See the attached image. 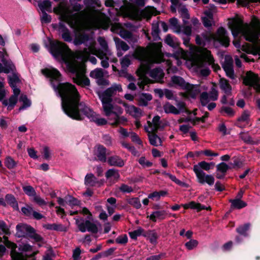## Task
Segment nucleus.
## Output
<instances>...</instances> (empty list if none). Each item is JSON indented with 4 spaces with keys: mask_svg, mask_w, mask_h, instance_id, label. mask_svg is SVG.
Returning <instances> with one entry per match:
<instances>
[{
    "mask_svg": "<svg viewBox=\"0 0 260 260\" xmlns=\"http://www.w3.org/2000/svg\"><path fill=\"white\" fill-rule=\"evenodd\" d=\"M169 22L170 25L172 26H173L174 28L176 29L175 30H174L175 32L177 33H180L181 32V27L178 24V20L176 18L173 17L170 18L169 20Z\"/></svg>",
    "mask_w": 260,
    "mask_h": 260,
    "instance_id": "obj_46",
    "label": "nucleus"
},
{
    "mask_svg": "<svg viewBox=\"0 0 260 260\" xmlns=\"http://www.w3.org/2000/svg\"><path fill=\"white\" fill-rule=\"evenodd\" d=\"M120 64L122 68H126L130 65L131 60L127 57L125 56L122 58Z\"/></svg>",
    "mask_w": 260,
    "mask_h": 260,
    "instance_id": "obj_63",
    "label": "nucleus"
},
{
    "mask_svg": "<svg viewBox=\"0 0 260 260\" xmlns=\"http://www.w3.org/2000/svg\"><path fill=\"white\" fill-rule=\"evenodd\" d=\"M217 41L222 46L228 47L230 45V38L228 32L223 27H220L217 31Z\"/></svg>",
    "mask_w": 260,
    "mask_h": 260,
    "instance_id": "obj_9",
    "label": "nucleus"
},
{
    "mask_svg": "<svg viewBox=\"0 0 260 260\" xmlns=\"http://www.w3.org/2000/svg\"><path fill=\"white\" fill-rule=\"evenodd\" d=\"M229 165L231 169L238 170L243 167V163L239 157L234 156L232 158Z\"/></svg>",
    "mask_w": 260,
    "mask_h": 260,
    "instance_id": "obj_25",
    "label": "nucleus"
},
{
    "mask_svg": "<svg viewBox=\"0 0 260 260\" xmlns=\"http://www.w3.org/2000/svg\"><path fill=\"white\" fill-rule=\"evenodd\" d=\"M218 91L214 88L212 87L209 94L210 100L212 101L217 100L218 98Z\"/></svg>",
    "mask_w": 260,
    "mask_h": 260,
    "instance_id": "obj_64",
    "label": "nucleus"
},
{
    "mask_svg": "<svg viewBox=\"0 0 260 260\" xmlns=\"http://www.w3.org/2000/svg\"><path fill=\"white\" fill-rule=\"evenodd\" d=\"M42 16L41 19L42 23H49L51 21V17L46 12H42Z\"/></svg>",
    "mask_w": 260,
    "mask_h": 260,
    "instance_id": "obj_56",
    "label": "nucleus"
},
{
    "mask_svg": "<svg viewBox=\"0 0 260 260\" xmlns=\"http://www.w3.org/2000/svg\"><path fill=\"white\" fill-rule=\"evenodd\" d=\"M114 40L122 50L125 51L129 49L128 45L124 41L120 40L119 38H115Z\"/></svg>",
    "mask_w": 260,
    "mask_h": 260,
    "instance_id": "obj_50",
    "label": "nucleus"
},
{
    "mask_svg": "<svg viewBox=\"0 0 260 260\" xmlns=\"http://www.w3.org/2000/svg\"><path fill=\"white\" fill-rule=\"evenodd\" d=\"M5 165L8 169H14L16 166V162L11 156H8L5 160Z\"/></svg>",
    "mask_w": 260,
    "mask_h": 260,
    "instance_id": "obj_39",
    "label": "nucleus"
},
{
    "mask_svg": "<svg viewBox=\"0 0 260 260\" xmlns=\"http://www.w3.org/2000/svg\"><path fill=\"white\" fill-rule=\"evenodd\" d=\"M22 189L24 193L29 197H34L37 194L35 189L30 185L23 186Z\"/></svg>",
    "mask_w": 260,
    "mask_h": 260,
    "instance_id": "obj_40",
    "label": "nucleus"
},
{
    "mask_svg": "<svg viewBox=\"0 0 260 260\" xmlns=\"http://www.w3.org/2000/svg\"><path fill=\"white\" fill-rule=\"evenodd\" d=\"M202 170L208 171L210 170L209 162L202 161L195 165L193 168V171L196 174L198 182L202 184L207 183L211 186L214 183V178L211 175L206 174Z\"/></svg>",
    "mask_w": 260,
    "mask_h": 260,
    "instance_id": "obj_3",
    "label": "nucleus"
},
{
    "mask_svg": "<svg viewBox=\"0 0 260 260\" xmlns=\"http://www.w3.org/2000/svg\"><path fill=\"white\" fill-rule=\"evenodd\" d=\"M10 255L12 260H26L22 253H19L16 251L11 252Z\"/></svg>",
    "mask_w": 260,
    "mask_h": 260,
    "instance_id": "obj_51",
    "label": "nucleus"
},
{
    "mask_svg": "<svg viewBox=\"0 0 260 260\" xmlns=\"http://www.w3.org/2000/svg\"><path fill=\"white\" fill-rule=\"evenodd\" d=\"M69 71L71 73L74 74V76L72 78L74 83L82 87L90 85V80L85 75V70H80L76 67L71 66L69 67Z\"/></svg>",
    "mask_w": 260,
    "mask_h": 260,
    "instance_id": "obj_5",
    "label": "nucleus"
},
{
    "mask_svg": "<svg viewBox=\"0 0 260 260\" xmlns=\"http://www.w3.org/2000/svg\"><path fill=\"white\" fill-rule=\"evenodd\" d=\"M16 230L18 237H25L34 240L35 242H44V238L37 234L35 229L31 225L19 223L16 225Z\"/></svg>",
    "mask_w": 260,
    "mask_h": 260,
    "instance_id": "obj_4",
    "label": "nucleus"
},
{
    "mask_svg": "<svg viewBox=\"0 0 260 260\" xmlns=\"http://www.w3.org/2000/svg\"><path fill=\"white\" fill-rule=\"evenodd\" d=\"M43 75L50 79V83L54 91L61 99V107L64 113L71 118L81 121L87 117L98 125H106L107 121L98 118V115L85 103L80 102V95L76 86L71 83H61L62 76L55 68H45L41 70Z\"/></svg>",
    "mask_w": 260,
    "mask_h": 260,
    "instance_id": "obj_1",
    "label": "nucleus"
},
{
    "mask_svg": "<svg viewBox=\"0 0 260 260\" xmlns=\"http://www.w3.org/2000/svg\"><path fill=\"white\" fill-rule=\"evenodd\" d=\"M130 136L131 140L133 142L136 143L139 145H142V140L140 139V138L139 137V136L136 133H130Z\"/></svg>",
    "mask_w": 260,
    "mask_h": 260,
    "instance_id": "obj_58",
    "label": "nucleus"
},
{
    "mask_svg": "<svg viewBox=\"0 0 260 260\" xmlns=\"http://www.w3.org/2000/svg\"><path fill=\"white\" fill-rule=\"evenodd\" d=\"M222 67L225 72L226 76L231 79L235 78L232 60L225 61Z\"/></svg>",
    "mask_w": 260,
    "mask_h": 260,
    "instance_id": "obj_14",
    "label": "nucleus"
},
{
    "mask_svg": "<svg viewBox=\"0 0 260 260\" xmlns=\"http://www.w3.org/2000/svg\"><path fill=\"white\" fill-rule=\"evenodd\" d=\"M119 190L123 193H130L133 191V189L131 186L127 184L122 183L119 188Z\"/></svg>",
    "mask_w": 260,
    "mask_h": 260,
    "instance_id": "obj_55",
    "label": "nucleus"
},
{
    "mask_svg": "<svg viewBox=\"0 0 260 260\" xmlns=\"http://www.w3.org/2000/svg\"><path fill=\"white\" fill-rule=\"evenodd\" d=\"M145 130L148 133V136L150 144L152 146H157L158 144L156 142V140H157V138H159V136H158L156 134V132H155L153 134H150V132L148 131L146 128H145Z\"/></svg>",
    "mask_w": 260,
    "mask_h": 260,
    "instance_id": "obj_36",
    "label": "nucleus"
},
{
    "mask_svg": "<svg viewBox=\"0 0 260 260\" xmlns=\"http://www.w3.org/2000/svg\"><path fill=\"white\" fill-rule=\"evenodd\" d=\"M258 80V74L249 71L247 72L246 76L243 77V83L245 86H249V89L254 87Z\"/></svg>",
    "mask_w": 260,
    "mask_h": 260,
    "instance_id": "obj_8",
    "label": "nucleus"
},
{
    "mask_svg": "<svg viewBox=\"0 0 260 260\" xmlns=\"http://www.w3.org/2000/svg\"><path fill=\"white\" fill-rule=\"evenodd\" d=\"M58 31L59 32V34L61 37V39L64 42L70 43L72 41L73 38L71 32L64 23L62 22L59 23Z\"/></svg>",
    "mask_w": 260,
    "mask_h": 260,
    "instance_id": "obj_12",
    "label": "nucleus"
},
{
    "mask_svg": "<svg viewBox=\"0 0 260 260\" xmlns=\"http://www.w3.org/2000/svg\"><path fill=\"white\" fill-rule=\"evenodd\" d=\"M217 171L222 174H226L229 170H231L230 167L224 162H221L216 166Z\"/></svg>",
    "mask_w": 260,
    "mask_h": 260,
    "instance_id": "obj_42",
    "label": "nucleus"
},
{
    "mask_svg": "<svg viewBox=\"0 0 260 260\" xmlns=\"http://www.w3.org/2000/svg\"><path fill=\"white\" fill-rule=\"evenodd\" d=\"M89 76L91 78L99 79L101 77H104V73L102 69L97 68L92 71L89 74Z\"/></svg>",
    "mask_w": 260,
    "mask_h": 260,
    "instance_id": "obj_44",
    "label": "nucleus"
},
{
    "mask_svg": "<svg viewBox=\"0 0 260 260\" xmlns=\"http://www.w3.org/2000/svg\"><path fill=\"white\" fill-rule=\"evenodd\" d=\"M33 201L40 206H45L47 204L46 202L43 199L37 194L34 197Z\"/></svg>",
    "mask_w": 260,
    "mask_h": 260,
    "instance_id": "obj_59",
    "label": "nucleus"
},
{
    "mask_svg": "<svg viewBox=\"0 0 260 260\" xmlns=\"http://www.w3.org/2000/svg\"><path fill=\"white\" fill-rule=\"evenodd\" d=\"M19 101L23 103L22 106H21L19 109L20 111L29 107L31 105V102L28 99L26 95L22 94L20 97Z\"/></svg>",
    "mask_w": 260,
    "mask_h": 260,
    "instance_id": "obj_35",
    "label": "nucleus"
},
{
    "mask_svg": "<svg viewBox=\"0 0 260 260\" xmlns=\"http://www.w3.org/2000/svg\"><path fill=\"white\" fill-rule=\"evenodd\" d=\"M128 203L137 209H140L141 207V204L138 198H132L129 199Z\"/></svg>",
    "mask_w": 260,
    "mask_h": 260,
    "instance_id": "obj_49",
    "label": "nucleus"
},
{
    "mask_svg": "<svg viewBox=\"0 0 260 260\" xmlns=\"http://www.w3.org/2000/svg\"><path fill=\"white\" fill-rule=\"evenodd\" d=\"M178 11L182 18L183 24L185 25L188 24V20L190 18V16L186 7L185 6L180 7L178 9Z\"/></svg>",
    "mask_w": 260,
    "mask_h": 260,
    "instance_id": "obj_24",
    "label": "nucleus"
},
{
    "mask_svg": "<svg viewBox=\"0 0 260 260\" xmlns=\"http://www.w3.org/2000/svg\"><path fill=\"white\" fill-rule=\"evenodd\" d=\"M219 85L220 88L227 95H232V86L229 83V81L225 78H222L219 79Z\"/></svg>",
    "mask_w": 260,
    "mask_h": 260,
    "instance_id": "obj_17",
    "label": "nucleus"
},
{
    "mask_svg": "<svg viewBox=\"0 0 260 260\" xmlns=\"http://www.w3.org/2000/svg\"><path fill=\"white\" fill-rule=\"evenodd\" d=\"M38 7L41 12L50 11L51 2L49 0H44L42 2L38 3Z\"/></svg>",
    "mask_w": 260,
    "mask_h": 260,
    "instance_id": "obj_34",
    "label": "nucleus"
},
{
    "mask_svg": "<svg viewBox=\"0 0 260 260\" xmlns=\"http://www.w3.org/2000/svg\"><path fill=\"white\" fill-rule=\"evenodd\" d=\"M4 244L7 248L11 249V252H13L16 251V249L17 246L16 244L15 243L12 242L9 240H7L6 242H4Z\"/></svg>",
    "mask_w": 260,
    "mask_h": 260,
    "instance_id": "obj_61",
    "label": "nucleus"
},
{
    "mask_svg": "<svg viewBox=\"0 0 260 260\" xmlns=\"http://www.w3.org/2000/svg\"><path fill=\"white\" fill-rule=\"evenodd\" d=\"M6 203L11 206L14 210H19L18 204L14 195L8 193L5 196Z\"/></svg>",
    "mask_w": 260,
    "mask_h": 260,
    "instance_id": "obj_23",
    "label": "nucleus"
},
{
    "mask_svg": "<svg viewBox=\"0 0 260 260\" xmlns=\"http://www.w3.org/2000/svg\"><path fill=\"white\" fill-rule=\"evenodd\" d=\"M108 164L111 166L122 167L124 162L119 156L114 155L109 157L107 160Z\"/></svg>",
    "mask_w": 260,
    "mask_h": 260,
    "instance_id": "obj_19",
    "label": "nucleus"
},
{
    "mask_svg": "<svg viewBox=\"0 0 260 260\" xmlns=\"http://www.w3.org/2000/svg\"><path fill=\"white\" fill-rule=\"evenodd\" d=\"M167 213L165 210H157L153 212L150 215H147V218L150 220L155 222L157 219L162 220L166 218Z\"/></svg>",
    "mask_w": 260,
    "mask_h": 260,
    "instance_id": "obj_15",
    "label": "nucleus"
},
{
    "mask_svg": "<svg viewBox=\"0 0 260 260\" xmlns=\"http://www.w3.org/2000/svg\"><path fill=\"white\" fill-rule=\"evenodd\" d=\"M251 224L249 222L240 225L236 229V232L244 237L248 236V231L250 230Z\"/></svg>",
    "mask_w": 260,
    "mask_h": 260,
    "instance_id": "obj_20",
    "label": "nucleus"
},
{
    "mask_svg": "<svg viewBox=\"0 0 260 260\" xmlns=\"http://www.w3.org/2000/svg\"><path fill=\"white\" fill-rule=\"evenodd\" d=\"M250 114L248 110L244 111L241 115L238 118L235 125L238 127L244 128L245 126L242 124V122H246L248 124L250 120Z\"/></svg>",
    "mask_w": 260,
    "mask_h": 260,
    "instance_id": "obj_16",
    "label": "nucleus"
},
{
    "mask_svg": "<svg viewBox=\"0 0 260 260\" xmlns=\"http://www.w3.org/2000/svg\"><path fill=\"white\" fill-rule=\"evenodd\" d=\"M106 148L102 145L98 144L95 147L94 155L96 156V159L102 162L107 161V153Z\"/></svg>",
    "mask_w": 260,
    "mask_h": 260,
    "instance_id": "obj_13",
    "label": "nucleus"
},
{
    "mask_svg": "<svg viewBox=\"0 0 260 260\" xmlns=\"http://www.w3.org/2000/svg\"><path fill=\"white\" fill-rule=\"evenodd\" d=\"M152 123L154 132H157L158 129H163L167 125L160 120V117L159 115L154 116L152 119Z\"/></svg>",
    "mask_w": 260,
    "mask_h": 260,
    "instance_id": "obj_22",
    "label": "nucleus"
},
{
    "mask_svg": "<svg viewBox=\"0 0 260 260\" xmlns=\"http://www.w3.org/2000/svg\"><path fill=\"white\" fill-rule=\"evenodd\" d=\"M17 101L18 98L17 97L11 95L9 98V102L7 100H3L2 104L5 106H8L7 109L8 110H11L14 108L15 106L17 103Z\"/></svg>",
    "mask_w": 260,
    "mask_h": 260,
    "instance_id": "obj_28",
    "label": "nucleus"
},
{
    "mask_svg": "<svg viewBox=\"0 0 260 260\" xmlns=\"http://www.w3.org/2000/svg\"><path fill=\"white\" fill-rule=\"evenodd\" d=\"M78 228L80 231L82 233L87 231L92 234H96L98 232V228L95 224L89 220H86L78 224Z\"/></svg>",
    "mask_w": 260,
    "mask_h": 260,
    "instance_id": "obj_10",
    "label": "nucleus"
},
{
    "mask_svg": "<svg viewBox=\"0 0 260 260\" xmlns=\"http://www.w3.org/2000/svg\"><path fill=\"white\" fill-rule=\"evenodd\" d=\"M20 81L18 77L15 74H13L12 77L9 78V84L11 87H15L16 84Z\"/></svg>",
    "mask_w": 260,
    "mask_h": 260,
    "instance_id": "obj_53",
    "label": "nucleus"
},
{
    "mask_svg": "<svg viewBox=\"0 0 260 260\" xmlns=\"http://www.w3.org/2000/svg\"><path fill=\"white\" fill-rule=\"evenodd\" d=\"M164 111L166 113H172L174 114H179L180 111L177 109L173 105L170 104L169 102H167L163 106Z\"/></svg>",
    "mask_w": 260,
    "mask_h": 260,
    "instance_id": "obj_31",
    "label": "nucleus"
},
{
    "mask_svg": "<svg viewBox=\"0 0 260 260\" xmlns=\"http://www.w3.org/2000/svg\"><path fill=\"white\" fill-rule=\"evenodd\" d=\"M84 4L87 8H93L94 6L98 7L101 6V2L100 0H84Z\"/></svg>",
    "mask_w": 260,
    "mask_h": 260,
    "instance_id": "obj_37",
    "label": "nucleus"
},
{
    "mask_svg": "<svg viewBox=\"0 0 260 260\" xmlns=\"http://www.w3.org/2000/svg\"><path fill=\"white\" fill-rule=\"evenodd\" d=\"M122 145L123 147L127 149L129 151H131L133 155H136L137 151L134 146H131L128 143L124 142L122 143Z\"/></svg>",
    "mask_w": 260,
    "mask_h": 260,
    "instance_id": "obj_60",
    "label": "nucleus"
},
{
    "mask_svg": "<svg viewBox=\"0 0 260 260\" xmlns=\"http://www.w3.org/2000/svg\"><path fill=\"white\" fill-rule=\"evenodd\" d=\"M144 231L141 227H139L137 230L129 232L128 234L131 239L136 240L137 239L138 237L141 235L143 236Z\"/></svg>",
    "mask_w": 260,
    "mask_h": 260,
    "instance_id": "obj_38",
    "label": "nucleus"
},
{
    "mask_svg": "<svg viewBox=\"0 0 260 260\" xmlns=\"http://www.w3.org/2000/svg\"><path fill=\"white\" fill-rule=\"evenodd\" d=\"M115 242L117 244L122 245L126 244L128 242V238L126 234H123L119 236L116 239Z\"/></svg>",
    "mask_w": 260,
    "mask_h": 260,
    "instance_id": "obj_52",
    "label": "nucleus"
},
{
    "mask_svg": "<svg viewBox=\"0 0 260 260\" xmlns=\"http://www.w3.org/2000/svg\"><path fill=\"white\" fill-rule=\"evenodd\" d=\"M159 32L160 30L158 24L157 23L153 24L151 29V35L154 40H156L157 39H160V37H159Z\"/></svg>",
    "mask_w": 260,
    "mask_h": 260,
    "instance_id": "obj_45",
    "label": "nucleus"
},
{
    "mask_svg": "<svg viewBox=\"0 0 260 260\" xmlns=\"http://www.w3.org/2000/svg\"><path fill=\"white\" fill-rule=\"evenodd\" d=\"M165 42L169 46L172 47L174 49L179 48L180 43L178 42V39L174 37L173 38L172 36L168 34L166 38Z\"/></svg>",
    "mask_w": 260,
    "mask_h": 260,
    "instance_id": "obj_26",
    "label": "nucleus"
},
{
    "mask_svg": "<svg viewBox=\"0 0 260 260\" xmlns=\"http://www.w3.org/2000/svg\"><path fill=\"white\" fill-rule=\"evenodd\" d=\"M171 82L172 83V86L179 87L181 89H189L192 86V84L186 82L185 80L181 76L174 75L171 78Z\"/></svg>",
    "mask_w": 260,
    "mask_h": 260,
    "instance_id": "obj_11",
    "label": "nucleus"
},
{
    "mask_svg": "<svg viewBox=\"0 0 260 260\" xmlns=\"http://www.w3.org/2000/svg\"><path fill=\"white\" fill-rule=\"evenodd\" d=\"M105 176L107 179L114 177L115 179H117L120 177V175L117 170L110 169L107 171Z\"/></svg>",
    "mask_w": 260,
    "mask_h": 260,
    "instance_id": "obj_41",
    "label": "nucleus"
},
{
    "mask_svg": "<svg viewBox=\"0 0 260 260\" xmlns=\"http://www.w3.org/2000/svg\"><path fill=\"white\" fill-rule=\"evenodd\" d=\"M81 253V251L80 248L79 247L76 248L73 250V255H72L73 260H80L81 259V256H80Z\"/></svg>",
    "mask_w": 260,
    "mask_h": 260,
    "instance_id": "obj_62",
    "label": "nucleus"
},
{
    "mask_svg": "<svg viewBox=\"0 0 260 260\" xmlns=\"http://www.w3.org/2000/svg\"><path fill=\"white\" fill-rule=\"evenodd\" d=\"M103 107L107 116H109L111 114H115L116 113L113 111L114 107L111 103L103 105Z\"/></svg>",
    "mask_w": 260,
    "mask_h": 260,
    "instance_id": "obj_48",
    "label": "nucleus"
},
{
    "mask_svg": "<svg viewBox=\"0 0 260 260\" xmlns=\"http://www.w3.org/2000/svg\"><path fill=\"white\" fill-rule=\"evenodd\" d=\"M252 21L255 28V31L249 28L244 29L242 27V22L235 19L229 22V27L234 38H236L241 34L244 39L249 42L254 43L255 40H258L260 37V21L255 16L253 17Z\"/></svg>",
    "mask_w": 260,
    "mask_h": 260,
    "instance_id": "obj_2",
    "label": "nucleus"
},
{
    "mask_svg": "<svg viewBox=\"0 0 260 260\" xmlns=\"http://www.w3.org/2000/svg\"><path fill=\"white\" fill-rule=\"evenodd\" d=\"M200 102L202 106H206L209 102L210 97L207 92H203L200 95Z\"/></svg>",
    "mask_w": 260,
    "mask_h": 260,
    "instance_id": "obj_47",
    "label": "nucleus"
},
{
    "mask_svg": "<svg viewBox=\"0 0 260 260\" xmlns=\"http://www.w3.org/2000/svg\"><path fill=\"white\" fill-rule=\"evenodd\" d=\"M46 229L49 230H54L56 231L64 232L66 231V228L61 224H47L44 226Z\"/></svg>",
    "mask_w": 260,
    "mask_h": 260,
    "instance_id": "obj_33",
    "label": "nucleus"
},
{
    "mask_svg": "<svg viewBox=\"0 0 260 260\" xmlns=\"http://www.w3.org/2000/svg\"><path fill=\"white\" fill-rule=\"evenodd\" d=\"M198 244V242L196 240L191 239L185 244V246L188 250H191L196 247Z\"/></svg>",
    "mask_w": 260,
    "mask_h": 260,
    "instance_id": "obj_57",
    "label": "nucleus"
},
{
    "mask_svg": "<svg viewBox=\"0 0 260 260\" xmlns=\"http://www.w3.org/2000/svg\"><path fill=\"white\" fill-rule=\"evenodd\" d=\"M70 49L66 43L58 40H49V52L55 57H63Z\"/></svg>",
    "mask_w": 260,
    "mask_h": 260,
    "instance_id": "obj_6",
    "label": "nucleus"
},
{
    "mask_svg": "<svg viewBox=\"0 0 260 260\" xmlns=\"http://www.w3.org/2000/svg\"><path fill=\"white\" fill-rule=\"evenodd\" d=\"M198 52L204 61L207 62L209 65L212 66L214 71L217 72L220 70V66L218 64L214 63V59L210 51L206 48H201L199 49Z\"/></svg>",
    "mask_w": 260,
    "mask_h": 260,
    "instance_id": "obj_7",
    "label": "nucleus"
},
{
    "mask_svg": "<svg viewBox=\"0 0 260 260\" xmlns=\"http://www.w3.org/2000/svg\"><path fill=\"white\" fill-rule=\"evenodd\" d=\"M2 62L4 64V73L8 74L10 72H14L16 70L15 65L11 60H7V59H1Z\"/></svg>",
    "mask_w": 260,
    "mask_h": 260,
    "instance_id": "obj_27",
    "label": "nucleus"
},
{
    "mask_svg": "<svg viewBox=\"0 0 260 260\" xmlns=\"http://www.w3.org/2000/svg\"><path fill=\"white\" fill-rule=\"evenodd\" d=\"M240 138L245 143L251 145H254L257 144L255 141H254L252 140L251 137L248 135V134L241 133H240Z\"/></svg>",
    "mask_w": 260,
    "mask_h": 260,
    "instance_id": "obj_43",
    "label": "nucleus"
},
{
    "mask_svg": "<svg viewBox=\"0 0 260 260\" xmlns=\"http://www.w3.org/2000/svg\"><path fill=\"white\" fill-rule=\"evenodd\" d=\"M143 236L149 240L151 244L156 245L157 243L158 236L155 230L144 231Z\"/></svg>",
    "mask_w": 260,
    "mask_h": 260,
    "instance_id": "obj_18",
    "label": "nucleus"
},
{
    "mask_svg": "<svg viewBox=\"0 0 260 260\" xmlns=\"http://www.w3.org/2000/svg\"><path fill=\"white\" fill-rule=\"evenodd\" d=\"M229 202L231 203V208L241 209L247 206V203L241 200L231 199Z\"/></svg>",
    "mask_w": 260,
    "mask_h": 260,
    "instance_id": "obj_29",
    "label": "nucleus"
},
{
    "mask_svg": "<svg viewBox=\"0 0 260 260\" xmlns=\"http://www.w3.org/2000/svg\"><path fill=\"white\" fill-rule=\"evenodd\" d=\"M89 39L90 36L88 34L85 32H82L76 36L74 40V44L76 46H79L87 42Z\"/></svg>",
    "mask_w": 260,
    "mask_h": 260,
    "instance_id": "obj_21",
    "label": "nucleus"
},
{
    "mask_svg": "<svg viewBox=\"0 0 260 260\" xmlns=\"http://www.w3.org/2000/svg\"><path fill=\"white\" fill-rule=\"evenodd\" d=\"M85 184L86 186H94L98 182L97 178L92 173L87 174L85 177Z\"/></svg>",
    "mask_w": 260,
    "mask_h": 260,
    "instance_id": "obj_30",
    "label": "nucleus"
},
{
    "mask_svg": "<svg viewBox=\"0 0 260 260\" xmlns=\"http://www.w3.org/2000/svg\"><path fill=\"white\" fill-rule=\"evenodd\" d=\"M219 112L220 113H222L224 112L230 117H233L235 115V111L232 108L229 107H222Z\"/></svg>",
    "mask_w": 260,
    "mask_h": 260,
    "instance_id": "obj_54",
    "label": "nucleus"
},
{
    "mask_svg": "<svg viewBox=\"0 0 260 260\" xmlns=\"http://www.w3.org/2000/svg\"><path fill=\"white\" fill-rule=\"evenodd\" d=\"M114 115V120L111 123L112 125L117 126L119 124H124L127 121V118L124 116H120L117 113H116Z\"/></svg>",
    "mask_w": 260,
    "mask_h": 260,
    "instance_id": "obj_32",
    "label": "nucleus"
}]
</instances>
